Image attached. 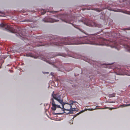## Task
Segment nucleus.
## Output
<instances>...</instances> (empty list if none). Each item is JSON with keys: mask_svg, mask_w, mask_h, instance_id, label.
Here are the masks:
<instances>
[{"mask_svg": "<svg viewBox=\"0 0 130 130\" xmlns=\"http://www.w3.org/2000/svg\"><path fill=\"white\" fill-rule=\"evenodd\" d=\"M90 38L87 37L78 38L77 39L67 37L62 39L59 43L51 41L48 45L62 46L63 45L85 44L96 45H104L106 44L105 43L106 41V40L102 38L98 39L92 41L90 40Z\"/></svg>", "mask_w": 130, "mask_h": 130, "instance_id": "nucleus-1", "label": "nucleus"}, {"mask_svg": "<svg viewBox=\"0 0 130 130\" xmlns=\"http://www.w3.org/2000/svg\"><path fill=\"white\" fill-rule=\"evenodd\" d=\"M52 95L53 98L60 103L62 105L63 108H64V105L65 104L64 102H63V100L61 99V96L60 95H59L58 94H54V91L53 92Z\"/></svg>", "mask_w": 130, "mask_h": 130, "instance_id": "nucleus-2", "label": "nucleus"}, {"mask_svg": "<svg viewBox=\"0 0 130 130\" xmlns=\"http://www.w3.org/2000/svg\"><path fill=\"white\" fill-rule=\"evenodd\" d=\"M75 102H74L73 101H71L70 104L68 103H65V104L64 105V108H63L62 107V109H63L64 110H66L68 111H70V110L71 109L72 107V106L73 104Z\"/></svg>", "mask_w": 130, "mask_h": 130, "instance_id": "nucleus-3", "label": "nucleus"}, {"mask_svg": "<svg viewBox=\"0 0 130 130\" xmlns=\"http://www.w3.org/2000/svg\"><path fill=\"white\" fill-rule=\"evenodd\" d=\"M2 27H5V29L10 31L11 32L15 33V32L12 30H11V27L9 26L6 24L1 23L0 24V28Z\"/></svg>", "mask_w": 130, "mask_h": 130, "instance_id": "nucleus-4", "label": "nucleus"}, {"mask_svg": "<svg viewBox=\"0 0 130 130\" xmlns=\"http://www.w3.org/2000/svg\"><path fill=\"white\" fill-rule=\"evenodd\" d=\"M51 103L52 107L51 108L53 110H55V106L56 104L53 99H51Z\"/></svg>", "mask_w": 130, "mask_h": 130, "instance_id": "nucleus-5", "label": "nucleus"}, {"mask_svg": "<svg viewBox=\"0 0 130 130\" xmlns=\"http://www.w3.org/2000/svg\"><path fill=\"white\" fill-rule=\"evenodd\" d=\"M43 20L45 22H57V20L50 18H48L44 20Z\"/></svg>", "mask_w": 130, "mask_h": 130, "instance_id": "nucleus-6", "label": "nucleus"}, {"mask_svg": "<svg viewBox=\"0 0 130 130\" xmlns=\"http://www.w3.org/2000/svg\"><path fill=\"white\" fill-rule=\"evenodd\" d=\"M85 24L87 26H90L96 27L97 26L96 24L94 22H92L91 23H85Z\"/></svg>", "mask_w": 130, "mask_h": 130, "instance_id": "nucleus-7", "label": "nucleus"}, {"mask_svg": "<svg viewBox=\"0 0 130 130\" xmlns=\"http://www.w3.org/2000/svg\"><path fill=\"white\" fill-rule=\"evenodd\" d=\"M19 35L20 36L22 37H24L25 35V32H23L22 31H20L19 32Z\"/></svg>", "mask_w": 130, "mask_h": 130, "instance_id": "nucleus-8", "label": "nucleus"}, {"mask_svg": "<svg viewBox=\"0 0 130 130\" xmlns=\"http://www.w3.org/2000/svg\"><path fill=\"white\" fill-rule=\"evenodd\" d=\"M113 47L117 48L118 50H119L120 48V46L118 44L117 42H115Z\"/></svg>", "mask_w": 130, "mask_h": 130, "instance_id": "nucleus-9", "label": "nucleus"}, {"mask_svg": "<svg viewBox=\"0 0 130 130\" xmlns=\"http://www.w3.org/2000/svg\"><path fill=\"white\" fill-rule=\"evenodd\" d=\"M75 108H71V109L70 110V113H73V111H75Z\"/></svg>", "mask_w": 130, "mask_h": 130, "instance_id": "nucleus-10", "label": "nucleus"}, {"mask_svg": "<svg viewBox=\"0 0 130 130\" xmlns=\"http://www.w3.org/2000/svg\"><path fill=\"white\" fill-rule=\"evenodd\" d=\"M115 93H113L111 94H109L108 95V96L109 98L113 97L115 96Z\"/></svg>", "mask_w": 130, "mask_h": 130, "instance_id": "nucleus-11", "label": "nucleus"}, {"mask_svg": "<svg viewBox=\"0 0 130 130\" xmlns=\"http://www.w3.org/2000/svg\"><path fill=\"white\" fill-rule=\"evenodd\" d=\"M123 12L124 13H125L126 14H128L130 15V12L127 11H124Z\"/></svg>", "mask_w": 130, "mask_h": 130, "instance_id": "nucleus-12", "label": "nucleus"}, {"mask_svg": "<svg viewBox=\"0 0 130 130\" xmlns=\"http://www.w3.org/2000/svg\"><path fill=\"white\" fill-rule=\"evenodd\" d=\"M108 108H109V109L111 110L112 109H115V108H109V107H106L105 108H102V109H108Z\"/></svg>", "mask_w": 130, "mask_h": 130, "instance_id": "nucleus-13", "label": "nucleus"}, {"mask_svg": "<svg viewBox=\"0 0 130 130\" xmlns=\"http://www.w3.org/2000/svg\"><path fill=\"white\" fill-rule=\"evenodd\" d=\"M56 108H61L60 106V105H56V106H55V110H56Z\"/></svg>", "mask_w": 130, "mask_h": 130, "instance_id": "nucleus-14", "label": "nucleus"}, {"mask_svg": "<svg viewBox=\"0 0 130 130\" xmlns=\"http://www.w3.org/2000/svg\"><path fill=\"white\" fill-rule=\"evenodd\" d=\"M96 10L98 12H100L102 10L100 9L97 8L96 9Z\"/></svg>", "mask_w": 130, "mask_h": 130, "instance_id": "nucleus-15", "label": "nucleus"}, {"mask_svg": "<svg viewBox=\"0 0 130 130\" xmlns=\"http://www.w3.org/2000/svg\"><path fill=\"white\" fill-rule=\"evenodd\" d=\"M125 105L124 104L121 105L120 106V107H125Z\"/></svg>", "mask_w": 130, "mask_h": 130, "instance_id": "nucleus-16", "label": "nucleus"}, {"mask_svg": "<svg viewBox=\"0 0 130 130\" xmlns=\"http://www.w3.org/2000/svg\"><path fill=\"white\" fill-rule=\"evenodd\" d=\"M41 12H42L41 14L42 15H43V14H44L46 13V11L45 10H43V12L42 11Z\"/></svg>", "mask_w": 130, "mask_h": 130, "instance_id": "nucleus-17", "label": "nucleus"}, {"mask_svg": "<svg viewBox=\"0 0 130 130\" xmlns=\"http://www.w3.org/2000/svg\"><path fill=\"white\" fill-rule=\"evenodd\" d=\"M70 21H68V20H65V21H64V22H65L66 23H70Z\"/></svg>", "mask_w": 130, "mask_h": 130, "instance_id": "nucleus-18", "label": "nucleus"}, {"mask_svg": "<svg viewBox=\"0 0 130 130\" xmlns=\"http://www.w3.org/2000/svg\"><path fill=\"white\" fill-rule=\"evenodd\" d=\"M83 111H81L79 113H77V115H79L80 113H82Z\"/></svg>", "mask_w": 130, "mask_h": 130, "instance_id": "nucleus-19", "label": "nucleus"}, {"mask_svg": "<svg viewBox=\"0 0 130 130\" xmlns=\"http://www.w3.org/2000/svg\"><path fill=\"white\" fill-rule=\"evenodd\" d=\"M96 109L95 108V109H90L89 110H90V111H92V110H94V109Z\"/></svg>", "mask_w": 130, "mask_h": 130, "instance_id": "nucleus-20", "label": "nucleus"}, {"mask_svg": "<svg viewBox=\"0 0 130 130\" xmlns=\"http://www.w3.org/2000/svg\"><path fill=\"white\" fill-rule=\"evenodd\" d=\"M130 106V104H128L127 105H125V106Z\"/></svg>", "mask_w": 130, "mask_h": 130, "instance_id": "nucleus-21", "label": "nucleus"}, {"mask_svg": "<svg viewBox=\"0 0 130 130\" xmlns=\"http://www.w3.org/2000/svg\"><path fill=\"white\" fill-rule=\"evenodd\" d=\"M54 57V56H53V57L52 56H51V57H50V58H53V57Z\"/></svg>", "mask_w": 130, "mask_h": 130, "instance_id": "nucleus-22", "label": "nucleus"}, {"mask_svg": "<svg viewBox=\"0 0 130 130\" xmlns=\"http://www.w3.org/2000/svg\"><path fill=\"white\" fill-rule=\"evenodd\" d=\"M60 113H55V115H56V114H58V115H59V114H60Z\"/></svg>", "mask_w": 130, "mask_h": 130, "instance_id": "nucleus-23", "label": "nucleus"}, {"mask_svg": "<svg viewBox=\"0 0 130 130\" xmlns=\"http://www.w3.org/2000/svg\"><path fill=\"white\" fill-rule=\"evenodd\" d=\"M33 56H31V57H34Z\"/></svg>", "mask_w": 130, "mask_h": 130, "instance_id": "nucleus-24", "label": "nucleus"}, {"mask_svg": "<svg viewBox=\"0 0 130 130\" xmlns=\"http://www.w3.org/2000/svg\"><path fill=\"white\" fill-rule=\"evenodd\" d=\"M110 102V103H113V102Z\"/></svg>", "mask_w": 130, "mask_h": 130, "instance_id": "nucleus-25", "label": "nucleus"}, {"mask_svg": "<svg viewBox=\"0 0 130 130\" xmlns=\"http://www.w3.org/2000/svg\"><path fill=\"white\" fill-rule=\"evenodd\" d=\"M34 58H37V57H34Z\"/></svg>", "mask_w": 130, "mask_h": 130, "instance_id": "nucleus-26", "label": "nucleus"}, {"mask_svg": "<svg viewBox=\"0 0 130 130\" xmlns=\"http://www.w3.org/2000/svg\"><path fill=\"white\" fill-rule=\"evenodd\" d=\"M129 50V51H130V49Z\"/></svg>", "mask_w": 130, "mask_h": 130, "instance_id": "nucleus-27", "label": "nucleus"}]
</instances>
